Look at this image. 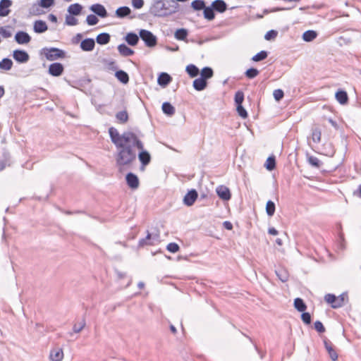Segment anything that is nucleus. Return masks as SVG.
<instances>
[{
	"mask_svg": "<svg viewBox=\"0 0 361 361\" xmlns=\"http://www.w3.org/2000/svg\"><path fill=\"white\" fill-rule=\"evenodd\" d=\"M63 358L62 349H54L50 352V359L51 361H61Z\"/></svg>",
	"mask_w": 361,
	"mask_h": 361,
	"instance_id": "nucleus-30",
	"label": "nucleus"
},
{
	"mask_svg": "<svg viewBox=\"0 0 361 361\" xmlns=\"http://www.w3.org/2000/svg\"><path fill=\"white\" fill-rule=\"evenodd\" d=\"M264 167L268 171H272L276 168V158L274 155L269 156L264 164Z\"/></svg>",
	"mask_w": 361,
	"mask_h": 361,
	"instance_id": "nucleus-38",
	"label": "nucleus"
},
{
	"mask_svg": "<svg viewBox=\"0 0 361 361\" xmlns=\"http://www.w3.org/2000/svg\"><path fill=\"white\" fill-rule=\"evenodd\" d=\"M185 72L190 78H195L199 75L200 70L195 65L190 63L186 66Z\"/></svg>",
	"mask_w": 361,
	"mask_h": 361,
	"instance_id": "nucleus-33",
	"label": "nucleus"
},
{
	"mask_svg": "<svg viewBox=\"0 0 361 361\" xmlns=\"http://www.w3.org/2000/svg\"><path fill=\"white\" fill-rule=\"evenodd\" d=\"M12 5L11 0H1L0 1V16H6L10 13V7Z\"/></svg>",
	"mask_w": 361,
	"mask_h": 361,
	"instance_id": "nucleus-21",
	"label": "nucleus"
},
{
	"mask_svg": "<svg viewBox=\"0 0 361 361\" xmlns=\"http://www.w3.org/2000/svg\"><path fill=\"white\" fill-rule=\"evenodd\" d=\"M337 42L341 47L344 45H348L352 42V39L349 37L343 35L338 38Z\"/></svg>",
	"mask_w": 361,
	"mask_h": 361,
	"instance_id": "nucleus-52",
	"label": "nucleus"
},
{
	"mask_svg": "<svg viewBox=\"0 0 361 361\" xmlns=\"http://www.w3.org/2000/svg\"><path fill=\"white\" fill-rule=\"evenodd\" d=\"M278 35V31L276 30H270L264 35V39L267 41L274 39Z\"/></svg>",
	"mask_w": 361,
	"mask_h": 361,
	"instance_id": "nucleus-56",
	"label": "nucleus"
},
{
	"mask_svg": "<svg viewBox=\"0 0 361 361\" xmlns=\"http://www.w3.org/2000/svg\"><path fill=\"white\" fill-rule=\"evenodd\" d=\"M114 76L120 82H121L123 85H126L129 82L128 74L123 70L116 71L114 74Z\"/></svg>",
	"mask_w": 361,
	"mask_h": 361,
	"instance_id": "nucleus-25",
	"label": "nucleus"
},
{
	"mask_svg": "<svg viewBox=\"0 0 361 361\" xmlns=\"http://www.w3.org/2000/svg\"><path fill=\"white\" fill-rule=\"evenodd\" d=\"M188 30L185 28L177 29L175 32V37L178 40H184L188 36Z\"/></svg>",
	"mask_w": 361,
	"mask_h": 361,
	"instance_id": "nucleus-43",
	"label": "nucleus"
},
{
	"mask_svg": "<svg viewBox=\"0 0 361 361\" xmlns=\"http://www.w3.org/2000/svg\"><path fill=\"white\" fill-rule=\"evenodd\" d=\"M336 101L341 105L347 104L348 102V95L347 92L343 89H338L335 93Z\"/></svg>",
	"mask_w": 361,
	"mask_h": 361,
	"instance_id": "nucleus-19",
	"label": "nucleus"
},
{
	"mask_svg": "<svg viewBox=\"0 0 361 361\" xmlns=\"http://www.w3.org/2000/svg\"><path fill=\"white\" fill-rule=\"evenodd\" d=\"M336 153L334 145L330 142H324L321 148V154L325 156L332 157Z\"/></svg>",
	"mask_w": 361,
	"mask_h": 361,
	"instance_id": "nucleus-18",
	"label": "nucleus"
},
{
	"mask_svg": "<svg viewBox=\"0 0 361 361\" xmlns=\"http://www.w3.org/2000/svg\"><path fill=\"white\" fill-rule=\"evenodd\" d=\"M64 71V66L61 63L54 62L49 64L47 73L53 77L61 76Z\"/></svg>",
	"mask_w": 361,
	"mask_h": 361,
	"instance_id": "nucleus-9",
	"label": "nucleus"
},
{
	"mask_svg": "<svg viewBox=\"0 0 361 361\" xmlns=\"http://www.w3.org/2000/svg\"><path fill=\"white\" fill-rule=\"evenodd\" d=\"M95 42L99 45H106L111 40V35L107 32H101L95 38Z\"/></svg>",
	"mask_w": 361,
	"mask_h": 361,
	"instance_id": "nucleus-24",
	"label": "nucleus"
},
{
	"mask_svg": "<svg viewBox=\"0 0 361 361\" xmlns=\"http://www.w3.org/2000/svg\"><path fill=\"white\" fill-rule=\"evenodd\" d=\"M98 18L94 15H89L87 17V23H97Z\"/></svg>",
	"mask_w": 361,
	"mask_h": 361,
	"instance_id": "nucleus-62",
	"label": "nucleus"
},
{
	"mask_svg": "<svg viewBox=\"0 0 361 361\" xmlns=\"http://www.w3.org/2000/svg\"><path fill=\"white\" fill-rule=\"evenodd\" d=\"M119 54L123 57L131 56L135 54V51L128 47L127 44L121 43L117 47Z\"/></svg>",
	"mask_w": 361,
	"mask_h": 361,
	"instance_id": "nucleus-17",
	"label": "nucleus"
},
{
	"mask_svg": "<svg viewBox=\"0 0 361 361\" xmlns=\"http://www.w3.org/2000/svg\"><path fill=\"white\" fill-rule=\"evenodd\" d=\"M245 99L244 93L242 90H238L234 95L235 105L243 104Z\"/></svg>",
	"mask_w": 361,
	"mask_h": 361,
	"instance_id": "nucleus-46",
	"label": "nucleus"
},
{
	"mask_svg": "<svg viewBox=\"0 0 361 361\" xmlns=\"http://www.w3.org/2000/svg\"><path fill=\"white\" fill-rule=\"evenodd\" d=\"M180 249L179 245L174 242L170 243L166 245V250L171 253L177 252Z\"/></svg>",
	"mask_w": 361,
	"mask_h": 361,
	"instance_id": "nucleus-53",
	"label": "nucleus"
},
{
	"mask_svg": "<svg viewBox=\"0 0 361 361\" xmlns=\"http://www.w3.org/2000/svg\"><path fill=\"white\" fill-rule=\"evenodd\" d=\"M82 11V6L78 4H74L68 7V12L73 15H78Z\"/></svg>",
	"mask_w": 361,
	"mask_h": 361,
	"instance_id": "nucleus-49",
	"label": "nucleus"
},
{
	"mask_svg": "<svg viewBox=\"0 0 361 361\" xmlns=\"http://www.w3.org/2000/svg\"><path fill=\"white\" fill-rule=\"evenodd\" d=\"M301 319L305 324L309 325L312 322L311 315L307 312H303L301 314Z\"/></svg>",
	"mask_w": 361,
	"mask_h": 361,
	"instance_id": "nucleus-55",
	"label": "nucleus"
},
{
	"mask_svg": "<svg viewBox=\"0 0 361 361\" xmlns=\"http://www.w3.org/2000/svg\"><path fill=\"white\" fill-rule=\"evenodd\" d=\"M312 140L315 143H319L321 141L322 131L319 128H314L312 130Z\"/></svg>",
	"mask_w": 361,
	"mask_h": 361,
	"instance_id": "nucleus-45",
	"label": "nucleus"
},
{
	"mask_svg": "<svg viewBox=\"0 0 361 361\" xmlns=\"http://www.w3.org/2000/svg\"><path fill=\"white\" fill-rule=\"evenodd\" d=\"M140 39L144 42L145 47L154 48L157 46L158 39L151 31L145 29H140Z\"/></svg>",
	"mask_w": 361,
	"mask_h": 361,
	"instance_id": "nucleus-6",
	"label": "nucleus"
},
{
	"mask_svg": "<svg viewBox=\"0 0 361 361\" xmlns=\"http://www.w3.org/2000/svg\"><path fill=\"white\" fill-rule=\"evenodd\" d=\"M33 30L35 33L41 34L48 30L47 24H33Z\"/></svg>",
	"mask_w": 361,
	"mask_h": 361,
	"instance_id": "nucleus-50",
	"label": "nucleus"
},
{
	"mask_svg": "<svg viewBox=\"0 0 361 361\" xmlns=\"http://www.w3.org/2000/svg\"><path fill=\"white\" fill-rule=\"evenodd\" d=\"M140 39V30L138 32V34H137L133 31L128 32L123 37V39L125 40L126 43L128 46H130V47L136 46L138 44Z\"/></svg>",
	"mask_w": 361,
	"mask_h": 361,
	"instance_id": "nucleus-11",
	"label": "nucleus"
},
{
	"mask_svg": "<svg viewBox=\"0 0 361 361\" xmlns=\"http://www.w3.org/2000/svg\"><path fill=\"white\" fill-rule=\"evenodd\" d=\"M324 348L328 352V354L332 361H336L338 360V353L334 348L332 343L326 338L324 340Z\"/></svg>",
	"mask_w": 361,
	"mask_h": 361,
	"instance_id": "nucleus-15",
	"label": "nucleus"
},
{
	"mask_svg": "<svg viewBox=\"0 0 361 361\" xmlns=\"http://www.w3.org/2000/svg\"><path fill=\"white\" fill-rule=\"evenodd\" d=\"M54 0H40L37 4V13L39 14L40 12L39 11V8H49L51 6H54Z\"/></svg>",
	"mask_w": 361,
	"mask_h": 361,
	"instance_id": "nucleus-37",
	"label": "nucleus"
},
{
	"mask_svg": "<svg viewBox=\"0 0 361 361\" xmlns=\"http://www.w3.org/2000/svg\"><path fill=\"white\" fill-rule=\"evenodd\" d=\"M13 64V63L11 59L8 57L4 58L0 61V69L5 71H8L12 68Z\"/></svg>",
	"mask_w": 361,
	"mask_h": 361,
	"instance_id": "nucleus-35",
	"label": "nucleus"
},
{
	"mask_svg": "<svg viewBox=\"0 0 361 361\" xmlns=\"http://www.w3.org/2000/svg\"><path fill=\"white\" fill-rule=\"evenodd\" d=\"M317 32L313 30H308L303 32L302 39L304 42H310L317 38Z\"/></svg>",
	"mask_w": 361,
	"mask_h": 361,
	"instance_id": "nucleus-27",
	"label": "nucleus"
},
{
	"mask_svg": "<svg viewBox=\"0 0 361 361\" xmlns=\"http://www.w3.org/2000/svg\"><path fill=\"white\" fill-rule=\"evenodd\" d=\"M125 179L128 188H130L132 190H135L138 188L140 185V180L138 176L135 173L133 172L127 173Z\"/></svg>",
	"mask_w": 361,
	"mask_h": 361,
	"instance_id": "nucleus-10",
	"label": "nucleus"
},
{
	"mask_svg": "<svg viewBox=\"0 0 361 361\" xmlns=\"http://www.w3.org/2000/svg\"><path fill=\"white\" fill-rule=\"evenodd\" d=\"M227 9V5L223 0H215L211 4V6H207L204 9V16L207 20H212L214 19V11L218 13H224Z\"/></svg>",
	"mask_w": 361,
	"mask_h": 361,
	"instance_id": "nucleus-4",
	"label": "nucleus"
},
{
	"mask_svg": "<svg viewBox=\"0 0 361 361\" xmlns=\"http://www.w3.org/2000/svg\"><path fill=\"white\" fill-rule=\"evenodd\" d=\"M259 73V70L256 68L250 67L245 72V76L248 79H253L256 78Z\"/></svg>",
	"mask_w": 361,
	"mask_h": 361,
	"instance_id": "nucleus-42",
	"label": "nucleus"
},
{
	"mask_svg": "<svg viewBox=\"0 0 361 361\" xmlns=\"http://www.w3.org/2000/svg\"><path fill=\"white\" fill-rule=\"evenodd\" d=\"M143 0H133V6L136 8H140L143 6Z\"/></svg>",
	"mask_w": 361,
	"mask_h": 361,
	"instance_id": "nucleus-61",
	"label": "nucleus"
},
{
	"mask_svg": "<svg viewBox=\"0 0 361 361\" xmlns=\"http://www.w3.org/2000/svg\"><path fill=\"white\" fill-rule=\"evenodd\" d=\"M134 147L133 141L128 143L124 142L116 147L118 151L115 159L119 171H121L123 167L130 168L136 160L137 153Z\"/></svg>",
	"mask_w": 361,
	"mask_h": 361,
	"instance_id": "nucleus-1",
	"label": "nucleus"
},
{
	"mask_svg": "<svg viewBox=\"0 0 361 361\" xmlns=\"http://www.w3.org/2000/svg\"><path fill=\"white\" fill-rule=\"evenodd\" d=\"M95 47V40L93 38L87 37L82 39L80 47L84 51H91Z\"/></svg>",
	"mask_w": 361,
	"mask_h": 361,
	"instance_id": "nucleus-16",
	"label": "nucleus"
},
{
	"mask_svg": "<svg viewBox=\"0 0 361 361\" xmlns=\"http://www.w3.org/2000/svg\"><path fill=\"white\" fill-rule=\"evenodd\" d=\"M254 348L255 349V350L257 351V353H258V355H259L260 358L261 359H264V356H265V354L266 353L264 352H262L257 345L256 343H255L254 345Z\"/></svg>",
	"mask_w": 361,
	"mask_h": 361,
	"instance_id": "nucleus-63",
	"label": "nucleus"
},
{
	"mask_svg": "<svg viewBox=\"0 0 361 361\" xmlns=\"http://www.w3.org/2000/svg\"><path fill=\"white\" fill-rule=\"evenodd\" d=\"M172 77L166 72H161L159 73L157 78V83L162 87H166L171 81Z\"/></svg>",
	"mask_w": 361,
	"mask_h": 361,
	"instance_id": "nucleus-20",
	"label": "nucleus"
},
{
	"mask_svg": "<svg viewBox=\"0 0 361 361\" xmlns=\"http://www.w3.org/2000/svg\"><path fill=\"white\" fill-rule=\"evenodd\" d=\"M308 163L313 167H315L317 169H319L323 163L322 161H320L317 157L314 156H310L308 157Z\"/></svg>",
	"mask_w": 361,
	"mask_h": 361,
	"instance_id": "nucleus-44",
	"label": "nucleus"
},
{
	"mask_svg": "<svg viewBox=\"0 0 361 361\" xmlns=\"http://www.w3.org/2000/svg\"><path fill=\"white\" fill-rule=\"evenodd\" d=\"M91 10L100 17L104 18L107 13L105 8L101 4H94L91 6Z\"/></svg>",
	"mask_w": 361,
	"mask_h": 361,
	"instance_id": "nucleus-31",
	"label": "nucleus"
},
{
	"mask_svg": "<svg viewBox=\"0 0 361 361\" xmlns=\"http://www.w3.org/2000/svg\"><path fill=\"white\" fill-rule=\"evenodd\" d=\"M147 232V233L146 237L139 240V241H138L139 247H142L145 245H152V243L150 241V240L152 238V234L148 231Z\"/></svg>",
	"mask_w": 361,
	"mask_h": 361,
	"instance_id": "nucleus-48",
	"label": "nucleus"
},
{
	"mask_svg": "<svg viewBox=\"0 0 361 361\" xmlns=\"http://www.w3.org/2000/svg\"><path fill=\"white\" fill-rule=\"evenodd\" d=\"M216 192L218 197L224 201H228L231 198L229 188L224 185H219L216 189Z\"/></svg>",
	"mask_w": 361,
	"mask_h": 361,
	"instance_id": "nucleus-14",
	"label": "nucleus"
},
{
	"mask_svg": "<svg viewBox=\"0 0 361 361\" xmlns=\"http://www.w3.org/2000/svg\"><path fill=\"white\" fill-rule=\"evenodd\" d=\"M116 13L119 17H125L130 13V9L127 6L120 7L116 10Z\"/></svg>",
	"mask_w": 361,
	"mask_h": 361,
	"instance_id": "nucleus-51",
	"label": "nucleus"
},
{
	"mask_svg": "<svg viewBox=\"0 0 361 361\" xmlns=\"http://www.w3.org/2000/svg\"><path fill=\"white\" fill-rule=\"evenodd\" d=\"M336 297H337L340 307H341L342 306L344 305L345 300H348V298L347 293H343Z\"/></svg>",
	"mask_w": 361,
	"mask_h": 361,
	"instance_id": "nucleus-59",
	"label": "nucleus"
},
{
	"mask_svg": "<svg viewBox=\"0 0 361 361\" xmlns=\"http://www.w3.org/2000/svg\"><path fill=\"white\" fill-rule=\"evenodd\" d=\"M161 109L167 116H172L176 111L175 107L169 102H164L161 105Z\"/></svg>",
	"mask_w": 361,
	"mask_h": 361,
	"instance_id": "nucleus-26",
	"label": "nucleus"
},
{
	"mask_svg": "<svg viewBox=\"0 0 361 361\" xmlns=\"http://www.w3.org/2000/svg\"><path fill=\"white\" fill-rule=\"evenodd\" d=\"M275 210H276L275 203L271 200H268L266 204V212H267V216H272L275 213Z\"/></svg>",
	"mask_w": 361,
	"mask_h": 361,
	"instance_id": "nucleus-41",
	"label": "nucleus"
},
{
	"mask_svg": "<svg viewBox=\"0 0 361 361\" xmlns=\"http://www.w3.org/2000/svg\"><path fill=\"white\" fill-rule=\"evenodd\" d=\"M207 81L199 77L192 82V87L196 91H202L207 87Z\"/></svg>",
	"mask_w": 361,
	"mask_h": 361,
	"instance_id": "nucleus-22",
	"label": "nucleus"
},
{
	"mask_svg": "<svg viewBox=\"0 0 361 361\" xmlns=\"http://www.w3.org/2000/svg\"><path fill=\"white\" fill-rule=\"evenodd\" d=\"M236 111L239 116L242 118L245 119L248 117V113L246 109L243 107V104L235 105Z\"/></svg>",
	"mask_w": 361,
	"mask_h": 361,
	"instance_id": "nucleus-47",
	"label": "nucleus"
},
{
	"mask_svg": "<svg viewBox=\"0 0 361 361\" xmlns=\"http://www.w3.org/2000/svg\"><path fill=\"white\" fill-rule=\"evenodd\" d=\"M293 305L295 309L299 312H303L307 309V305L304 300L300 298H296L294 300Z\"/></svg>",
	"mask_w": 361,
	"mask_h": 361,
	"instance_id": "nucleus-32",
	"label": "nucleus"
},
{
	"mask_svg": "<svg viewBox=\"0 0 361 361\" xmlns=\"http://www.w3.org/2000/svg\"><path fill=\"white\" fill-rule=\"evenodd\" d=\"M223 226L226 229V230H232L233 229V224H231V221H224L223 223Z\"/></svg>",
	"mask_w": 361,
	"mask_h": 361,
	"instance_id": "nucleus-64",
	"label": "nucleus"
},
{
	"mask_svg": "<svg viewBox=\"0 0 361 361\" xmlns=\"http://www.w3.org/2000/svg\"><path fill=\"white\" fill-rule=\"evenodd\" d=\"M109 135L111 142L116 147L124 142L128 143L130 141H133L137 136L136 133L132 131H125L122 135H120L118 130L113 126L109 128Z\"/></svg>",
	"mask_w": 361,
	"mask_h": 361,
	"instance_id": "nucleus-2",
	"label": "nucleus"
},
{
	"mask_svg": "<svg viewBox=\"0 0 361 361\" xmlns=\"http://www.w3.org/2000/svg\"><path fill=\"white\" fill-rule=\"evenodd\" d=\"M116 118L120 123H126L129 119L128 111L124 109L117 112L116 114Z\"/></svg>",
	"mask_w": 361,
	"mask_h": 361,
	"instance_id": "nucleus-36",
	"label": "nucleus"
},
{
	"mask_svg": "<svg viewBox=\"0 0 361 361\" xmlns=\"http://www.w3.org/2000/svg\"><path fill=\"white\" fill-rule=\"evenodd\" d=\"M106 64L107 65V67L109 70L115 71V72L116 71H118V66L115 60H109V61H107Z\"/></svg>",
	"mask_w": 361,
	"mask_h": 361,
	"instance_id": "nucleus-58",
	"label": "nucleus"
},
{
	"mask_svg": "<svg viewBox=\"0 0 361 361\" xmlns=\"http://www.w3.org/2000/svg\"><path fill=\"white\" fill-rule=\"evenodd\" d=\"M12 56L18 63H25L30 60L29 54L24 49H14L12 52Z\"/></svg>",
	"mask_w": 361,
	"mask_h": 361,
	"instance_id": "nucleus-8",
	"label": "nucleus"
},
{
	"mask_svg": "<svg viewBox=\"0 0 361 361\" xmlns=\"http://www.w3.org/2000/svg\"><path fill=\"white\" fill-rule=\"evenodd\" d=\"M30 35L25 31L19 30L14 36V40L18 44H27L31 41Z\"/></svg>",
	"mask_w": 361,
	"mask_h": 361,
	"instance_id": "nucleus-13",
	"label": "nucleus"
},
{
	"mask_svg": "<svg viewBox=\"0 0 361 361\" xmlns=\"http://www.w3.org/2000/svg\"><path fill=\"white\" fill-rule=\"evenodd\" d=\"M198 197V193L195 189L189 190L185 195L183 202L185 206L190 207L194 204Z\"/></svg>",
	"mask_w": 361,
	"mask_h": 361,
	"instance_id": "nucleus-12",
	"label": "nucleus"
},
{
	"mask_svg": "<svg viewBox=\"0 0 361 361\" xmlns=\"http://www.w3.org/2000/svg\"><path fill=\"white\" fill-rule=\"evenodd\" d=\"M314 328L319 334L324 333L325 331V327L324 324L319 320L314 322Z\"/></svg>",
	"mask_w": 361,
	"mask_h": 361,
	"instance_id": "nucleus-57",
	"label": "nucleus"
},
{
	"mask_svg": "<svg viewBox=\"0 0 361 361\" xmlns=\"http://www.w3.org/2000/svg\"><path fill=\"white\" fill-rule=\"evenodd\" d=\"M273 96L276 102H279L284 97V92L281 89H276L274 90Z\"/></svg>",
	"mask_w": 361,
	"mask_h": 361,
	"instance_id": "nucleus-54",
	"label": "nucleus"
},
{
	"mask_svg": "<svg viewBox=\"0 0 361 361\" xmlns=\"http://www.w3.org/2000/svg\"><path fill=\"white\" fill-rule=\"evenodd\" d=\"M192 8L195 11H201L203 10V13L204 12V9L207 8L205 6L204 1L203 0H195L191 3Z\"/></svg>",
	"mask_w": 361,
	"mask_h": 361,
	"instance_id": "nucleus-39",
	"label": "nucleus"
},
{
	"mask_svg": "<svg viewBox=\"0 0 361 361\" xmlns=\"http://www.w3.org/2000/svg\"><path fill=\"white\" fill-rule=\"evenodd\" d=\"M224 24H216L212 26L210 36L206 39V41L217 39L225 36L227 34V31L223 27Z\"/></svg>",
	"mask_w": 361,
	"mask_h": 361,
	"instance_id": "nucleus-7",
	"label": "nucleus"
},
{
	"mask_svg": "<svg viewBox=\"0 0 361 361\" xmlns=\"http://www.w3.org/2000/svg\"><path fill=\"white\" fill-rule=\"evenodd\" d=\"M85 326V320L82 319L80 324H74L73 326V331L74 333H79Z\"/></svg>",
	"mask_w": 361,
	"mask_h": 361,
	"instance_id": "nucleus-60",
	"label": "nucleus"
},
{
	"mask_svg": "<svg viewBox=\"0 0 361 361\" xmlns=\"http://www.w3.org/2000/svg\"><path fill=\"white\" fill-rule=\"evenodd\" d=\"M14 27L11 25L0 27V35L4 38H9L12 36Z\"/></svg>",
	"mask_w": 361,
	"mask_h": 361,
	"instance_id": "nucleus-29",
	"label": "nucleus"
},
{
	"mask_svg": "<svg viewBox=\"0 0 361 361\" xmlns=\"http://www.w3.org/2000/svg\"><path fill=\"white\" fill-rule=\"evenodd\" d=\"M324 300L330 305L333 309H338L340 307L338 302L337 297L333 293H327L324 296Z\"/></svg>",
	"mask_w": 361,
	"mask_h": 361,
	"instance_id": "nucleus-23",
	"label": "nucleus"
},
{
	"mask_svg": "<svg viewBox=\"0 0 361 361\" xmlns=\"http://www.w3.org/2000/svg\"><path fill=\"white\" fill-rule=\"evenodd\" d=\"M200 77L207 81L208 79L212 78L214 75L213 69L211 67L205 66L200 71Z\"/></svg>",
	"mask_w": 361,
	"mask_h": 361,
	"instance_id": "nucleus-34",
	"label": "nucleus"
},
{
	"mask_svg": "<svg viewBox=\"0 0 361 361\" xmlns=\"http://www.w3.org/2000/svg\"><path fill=\"white\" fill-rule=\"evenodd\" d=\"M40 54L44 55L47 60L54 61L66 57V51L57 47H44L40 50Z\"/></svg>",
	"mask_w": 361,
	"mask_h": 361,
	"instance_id": "nucleus-5",
	"label": "nucleus"
},
{
	"mask_svg": "<svg viewBox=\"0 0 361 361\" xmlns=\"http://www.w3.org/2000/svg\"><path fill=\"white\" fill-rule=\"evenodd\" d=\"M269 52L266 50H262L259 52L254 55L251 60L255 62H259L264 60L268 56Z\"/></svg>",
	"mask_w": 361,
	"mask_h": 361,
	"instance_id": "nucleus-40",
	"label": "nucleus"
},
{
	"mask_svg": "<svg viewBox=\"0 0 361 361\" xmlns=\"http://www.w3.org/2000/svg\"><path fill=\"white\" fill-rule=\"evenodd\" d=\"M278 279L283 283L286 282L289 278L288 271L284 268H279L275 270Z\"/></svg>",
	"mask_w": 361,
	"mask_h": 361,
	"instance_id": "nucleus-28",
	"label": "nucleus"
},
{
	"mask_svg": "<svg viewBox=\"0 0 361 361\" xmlns=\"http://www.w3.org/2000/svg\"><path fill=\"white\" fill-rule=\"evenodd\" d=\"M133 145L139 152L137 154L138 159L140 162V169L145 171L146 166H147L151 161V155L149 152L145 149L142 141L137 136L133 140Z\"/></svg>",
	"mask_w": 361,
	"mask_h": 361,
	"instance_id": "nucleus-3",
	"label": "nucleus"
}]
</instances>
